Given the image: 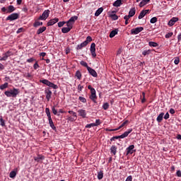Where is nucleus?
<instances>
[{"label": "nucleus", "mask_w": 181, "mask_h": 181, "mask_svg": "<svg viewBox=\"0 0 181 181\" xmlns=\"http://www.w3.org/2000/svg\"><path fill=\"white\" fill-rule=\"evenodd\" d=\"M115 35H118V29L113 30L110 33V37L112 38L115 36Z\"/></svg>", "instance_id": "412c9836"}, {"label": "nucleus", "mask_w": 181, "mask_h": 181, "mask_svg": "<svg viewBox=\"0 0 181 181\" xmlns=\"http://www.w3.org/2000/svg\"><path fill=\"white\" fill-rule=\"evenodd\" d=\"M105 131H108L109 132H112L114 131H118V128H116V129H105Z\"/></svg>", "instance_id": "4d7b16f0"}, {"label": "nucleus", "mask_w": 181, "mask_h": 181, "mask_svg": "<svg viewBox=\"0 0 181 181\" xmlns=\"http://www.w3.org/2000/svg\"><path fill=\"white\" fill-rule=\"evenodd\" d=\"M151 53V50L144 51L142 52L143 56H146L147 54H149Z\"/></svg>", "instance_id": "052dcab7"}, {"label": "nucleus", "mask_w": 181, "mask_h": 181, "mask_svg": "<svg viewBox=\"0 0 181 181\" xmlns=\"http://www.w3.org/2000/svg\"><path fill=\"white\" fill-rule=\"evenodd\" d=\"M65 23H66V22H64V21H60L58 23V27L62 28V26H64Z\"/></svg>", "instance_id": "8fccbe9b"}, {"label": "nucleus", "mask_w": 181, "mask_h": 181, "mask_svg": "<svg viewBox=\"0 0 181 181\" xmlns=\"http://www.w3.org/2000/svg\"><path fill=\"white\" fill-rule=\"evenodd\" d=\"M142 30H144L143 27H138L136 28H133L131 30V34L132 35H138V33H141V32H142Z\"/></svg>", "instance_id": "6e6552de"}, {"label": "nucleus", "mask_w": 181, "mask_h": 181, "mask_svg": "<svg viewBox=\"0 0 181 181\" xmlns=\"http://www.w3.org/2000/svg\"><path fill=\"white\" fill-rule=\"evenodd\" d=\"M158 22V18L156 17H153L151 20H150V23H156Z\"/></svg>", "instance_id": "c03bdc74"}, {"label": "nucleus", "mask_w": 181, "mask_h": 181, "mask_svg": "<svg viewBox=\"0 0 181 181\" xmlns=\"http://www.w3.org/2000/svg\"><path fill=\"white\" fill-rule=\"evenodd\" d=\"M79 101H81V103H83V104H86V103H87V99H86V98L80 96L78 98Z\"/></svg>", "instance_id": "58836bf2"}, {"label": "nucleus", "mask_w": 181, "mask_h": 181, "mask_svg": "<svg viewBox=\"0 0 181 181\" xmlns=\"http://www.w3.org/2000/svg\"><path fill=\"white\" fill-rule=\"evenodd\" d=\"M15 9L16 8L13 6H8L7 9V13H12V12H14Z\"/></svg>", "instance_id": "393cba45"}, {"label": "nucleus", "mask_w": 181, "mask_h": 181, "mask_svg": "<svg viewBox=\"0 0 181 181\" xmlns=\"http://www.w3.org/2000/svg\"><path fill=\"white\" fill-rule=\"evenodd\" d=\"M88 90H90V93H93V91H95V89L91 86V85L88 86Z\"/></svg>", "instance_id": "bf43d9fd"}, {"label": "nucleus", "mask_w": 181, "mask_h": 181, "mask_svg": "<svg viewBox=\"0 0 181 181\" xmlns=\"http://www.w3.org/2000/svg\"><path fill=\"white\" fill-rule=\"evenodd\" d=\"M175 64H179L180 63V59L179 57H176L174 60Z\"/></svg>", "instance_id": "864d4df0"}, {"label": "nucleus", "mask_w": 181, "mask_h": 181, "mask_svg": "<svg viewBox=\"0 0 181 181\" xmlns=\"http://www.w3.org/2000/svg\"><path fill=\"white\" fill-rule=\"evenodd\" d=\"M49 121V124L50 127L52 128V129H53L54 131H56V126H54V123H53V120L51 119H48Z\"/></svg>", "instance_id": "4be33fe9"}, {"label": "nucleus", "mask_w": 181, "mask_h": 181, "mask_svg": "<svg viewBox=\"0 0 181 181\" xmlns=\"http://www.w3.org/2000/svg\"><path fill=\"white\" fill-rule=\"evenodd\" d=\"M136 12V10L135 9V8H132L129 11L128 16L130 18H132V16L135 15Z\"/></svg>", "instance_id": "f3484780"}, {"label": "nucleus", "mask_w": 181, "mask_h": 181, "mask_svg": "<svg viewBox=\"0 0 181 181\" xmlns=\"http://www.w3.org/2000/svg\"><path fill=\"white\" fill-rule=\"evenodd\" d=\"M43 25L42 22L39 21L38 20H36L35 23H33L34 28H37L39 26H42Z\"/></svg>", "instance_id": "cd10ccee"}, {"label": "nucleus", "mask_w": 181, "mask_h": 181, "mask_svg": "<svg viewBox=\"0 0 181 181\" xmlns=\"http://www.w3.org/2000/svg\"><path fill=\"white\" fill-rule=\"evenodd\" d=\"M177 21H179V18H177V17H173V18H171V19L169 21V22H168V26H173V25H175V22H177Z\"/></svg>", "instance_id": "ddd939ff"}, {"label": "nucleus", "mask_w": 181, "mask_h": 181, "mask_svg": "<svg viewBox=\"0 0 181 181\" xmlns=\"http://www.w3.org/2000/svg\"><path fill=\"white\" fill-rule=\"evenodd\" d=\"M100 124H101L100 122V119H96L95 120V123H93V124L95 125V127H98V125H100Z\"/></svg>", "instance_id": "680f3d73"}, {"label": "nucleus", "mask_w": 181, "mask_h": 181, "mask_svg": "<svg viewBox=\"0 0 181 181\" xmlns=\"http://www.w3.org/2000/svg\"><path fill=\"white\" fill-rule=\"evenodd\" d=\"M0 125L1 127H5V120H4V118H2V116L0 117Z\"/></svg>", "instance_id": "49530a36"}, {"label": "nucleus", "mask_w": 181, "mask_h": 181, "mask_svg": "<svg viewBox=\"0 0 181 181\" xmlns=\"http://www.w3.org/2000/svg\"><path fill=\"white\" fill-rule=\"evenodd\" d=\"M104 177V173L103 171H100L98 173V180H101Z\"/></svg>", "instance_id": "473e14b6"}, {"label": "nucleus", "mask_w": 181, "mask_h": 181, "mask_svg": "<svg viewBox=\"0 0 181 181\" xmlns=\"http://www.w3.org/2000/svg\"><path fill=\"white\" fill-rule=\"evenodd\" d=\"M164 115H165V113H163V112L160 113L156 119L157 122H162V121L163 120Z\"/></svg>", "instance_id": "6ab92c4d"}, {"label": "nucleus", "mask_w": 181, "mask_h": 181, "mask_svg": "<svg viewBox=\"0 0 181 181\" xmlns=\"http://www.w3.org/2000/svg\"><path fill=\"white\" fill-rule=\"evenodd\" d=\"M5 95L6 97H13V98H16L18 94H19V89L13 88L10 89L9 90H6L4 92Z\"/></svg>", "instance_id": "f257e3e1"}, {"label": "nucleus", "mask_w": 181, "mask_h": 181, "mask_svg": "<svg viewBox=\"0 0 181 181\" xmlns=\"http://www.w3.org/2000/svg\"><path fill=\"white\" fill-rule=\"evenodd\" d=\"M93 41V38L90 36H88L86 37V40L84 42H86V45H88V42H92Z\"/></svg>", "instance_id": "09e8293b"}, {"label": "nucleus", "mask_w": 181, "mask_h": 181, "mask_svg": "<svg viewBox=\"0 0 181 181\" xmlns=\"http://www.w3.org/2000/svg\"><path fill=\"white\" fill-rule=\"evenodd\" d=\"M78 113L80 115V117H82V118H86V117L87 115L86 110H83V109L78 110Z\"/></svg>", "instance_id": "dca6fc26"}, {"label": "nucleus", "mask_w": 181, "mask_h": 181, "mask_svg": "<svg viewBox=\"0 0 181 181\" xmlns=\"http://www.w3.org/2000/svg\"><path fill=\"white\" fill-rule=\"evenodd\" d=\"M40 83H42V84H45V86H47L48 87H50L51 88H54V90H57L59 88V86L47 79H43L40 81Z\"/></svg>", "instance_id": "f03ea898"}, {"label": "nucleus", "mask_w": 181, "mask_h": 181, "mask_svg": "<svg viewBox=\"0 0 181 181\" xmlns=\"http://www.w3.org/2000/svg\"><path fill=\"white\" fill-rule=\"evenodd\" d=\"M66 28H69V29H73V23L69 22V21L66 22Z\"/></svg>", "instance_id": "de8ad7c7"}, {"label": "nucleus", "mask_w": 181, "mask_h": 181, "mask_svg": "<svg viewBox=\"0 0 181 181\" xmlns=\"http://www.w3.org/2000/svg\"><path fill=\"white\" fill-rule=\"evenodd\" d=\"M103 110H107L108 108H110V104H108V103H104L103 105Z\"/></svg>", "instance_id": "37998d69"}, {"label": "nucleus", "mask_w": 181, "mask_h": 181, "mask_svg": "<svg viewBox=\"0 0 181 181\" xmlns=\"http://www.w3.org/2000/svg\"><path fill=\"white\" fill-rule=\"evenodd\" d=\"M33 62H35V58H30L27 59L28 63H33Z\"/></svg>", "instance_id": "0e129e2a"}, {"label": "nucleus", "mask_w": 181, "mask_h": 181, "mask_svg": "<svg viewBox=\"0 0 181 181\" xmlns=\"http://www.w3.org/2000/svg\"><path fill=\"white\" fill-rule=\"evenodd\" d=\"M125 181H132V175H129Z\"/></svg>", "instance_id": "69168bd1"}, {"label": "nucleus", "mask_w": 181, "mask_h": 181, "mask_svg": "<svg viewBox=\"0 0 181 181\" xmlns=\"http://www.w3.org/2000/svg\"><path fill=\"white\" fill-rule=\"evenodd\" d=\"M52 111L54 115H57L58 117H60V114H59L57 110H56V105L52 107Z\"/></svg>", "instance_id": "a878e982"}, {"label": "nucleus", "mask_w": 181, "mask_h": 181, "mask_svg": "<svg viewBox=\"0 0 181 181\" xmlns=\"http://www.w3.org/2000/svg\"><path fill=\"white\" fill-rule=\"evenodd\" d=\"M45 30H46V27L43 26V27L40 28L37 30V35H40L41 33H43V32H45Z\"/></svg>", "instance_id": "c85d7f7f"}, {"label": "nucleus", "mask_w": 181, "mask_h": 181, "mask_svg": "<svg viewBox=\"0 0 181 181\" xmlns=\"http://www.w3.org/2000/svg\"><path fill=\"white\" fill-rule=\"evenodd\" d=\"M149 46H151V47H158V43L155 42H148Z\"/></svg>", "instance_id": "e433bc0d"}, {"label": "nucleus", "mask_w": 181, "mask_h": 181, "mask_svg": "<svg viewBox=\"0 0 181 181\" xmlns=\"http://www.w3.org/2000/svg\"><path fill=\"white\" fill-rule=\"evenodd\" d=\"M45 94L46 95V99L47 101H50V98H52V90H50V88H47L45 90Z\"/></svg>", "instance_id": "423d86ee"}, {"label": "nucleus", "mask_w": 181, "mask_h": 181, "mask_svg": "<svg viewBox=\"0 0 181 181\" xmlns=\"http://www.w3.org/2000/svg\"><path fill=\"white\" fill-rule=\"evenodd\" d=\"M90 53H91V56L93 58L97 57V54H95V43L93 42L90 45Z\"/></svg>", "instance_id": "1a4fd4ad"}, {"label": "nucleus", "mask_w": 181, "mask_h": 181, "mask_svg": "<svg viewBox=\"0 0 181 181\" xmlns=\"http://www.w3.org/2000/svg\"><path fill=\"white\" fill-rule=\"evenodd\" d=\"M110 152L111 153H113V155H117V146H112L110 148Z\"/></svg>", "instance_id": "c756f323"}, {"label": "nucleus", "mask_w": 181, "mask_h": 181, "mask_svg": "<svg viewBox=\"0 0 181 181\" xmlns=\"http://www.w3.org/2000/svg\"><path fill=\"white\" fill-rule=\"evenodd\" d=\"M19 18V14L18 13H13L9 15L6 18V21H16V19Z\"/></svg>", "instance_id": "20e7f679"}, {"label": "nucleus", "mask_w": 181, "mask_h": 181, "mask_svg": "<svg viewBox=\"0 0 181 181\" xmlns=\"http://www.w3.org/2000/svg\"><path fill=\"white\" fill-rule=\"evenodd\" d=\"M129 123V121L125 120L119 127H117L118 129H121L123 127H125L127 124Z\"/></svg>", "instance_id": "4c0bfd02"}, {"label": "nucleus", "mask_w": 181, "mask_h": 181, "mask_svg": "<svg viewBox=\"0 0 181 181\" xmlns=\"http://www.w3.org/2000/svg\"><path fill=\"white\" fill-rule=\"evenodd\" d=\"M45 157L42 155H37L36 157L34 158V160L36 162H40V160H43Z\"/></svg>", "instance_id": "aec40b11"}, {"label": "nucleus", "mask_w": 181, "mask_h": 181, "mask_svg": "<svg viewBox=\"0 0 181 181\" xmlns=\"http://www.w3.org/2000/svg\"><path fill=\"white\" fill-rule=\"evenodd\" d=\"M70 30H71V29L69 28V27H64L62 28V33H69Z\"/></svg>", "instance_id": "7c9ffc66"}, {"label": "nucleus", "mask_w": 181, "mask_h": 181, "mask_svg": "<svg viewBox=\"0 0 181 181\" xmlns=\"http://www.w3.org/2000/svg\"><path fill=\"white\" fill-rule=\"evenodd\" d=\"M16 172L15 171H11L9 174V177L11 178V179H13V177H16Z\"/></svg>", "instance_id": "a19ab883"}, {"label": "nucleus", "mask_w": 181, "mask_h": 181, "mask_svg": "<svg viewBox=\"0 0 181 181\" xmlns=\"http://www.w3.org/2000/svg\"><path fill=\"white\" fill-rule=\"evenodd\" d=\"M147 13H149V9L141 11L139 15V19H142V18H144Z\"/></svg>", "instance_id": "2eb2a0df"}, {"label": "nucleus", "mask_w": 181, "mask_h": 181, "mask_svg": "<svg viewBox=\"0 0 181 181\" xmlns=\"http://www.w3.org/2000/svg\"><path fill=\"white\" fill-rule=\"evenodd\" d=\"M176 175L178 177H181V171L180 170H178L176 173Z\"/></svg>", "instance_id": "338daca9"}, {"label": "nucleus", "mask_w": 181, "mask_h": 181, "mask_svg": "<svg viewBox=\"0 0 181 181\" xmlns=\"http://www.w3.org/2000/svg\"><path fill=\"white\" fill-rule=\"evenodd\" d=\"M80 64H81V66H83V67H86L87 69H88V67H90V66H88V64H87V62H84V61H81V62H80Z\"/></svg>", "instance_id": "ea45409f"}, {"label": "nucleus", "mask_w": 181, "mask_h": 181, "mask_svg": "<svg viewBox=\"0 0 181 181\" xmlns=\"http://www.w3.org/2000/svg\"><path fill=\"white\" fill-rule=\"evenodd\" d=\"M39 67H40L39 64H37V62H36L33 65L34 70H37Z\"/></svg>", "instance_id": "603ef678"}, {"label": "nucleus", "mask_w": 181, "mask_h": 181, "mask_svg": "<svg viewBox=\"0 0 181 181\" xmlns=\"http://www.w3.org/2000/svg\"><path fill=\"white\" fill-rule=\"evenodd\" d=\"M103 11H104V8H103V7L99 8L95 13V16H100V15L103 13Z\"/></svg>", "instance_id": "5701e85b"}, {"label": "nucleus", "mask_w": 181, "mask_h": 181, "mask_svg": "<svg viewBox=\"0 0 181 181\" xmlns=\"http://www.w3.org/2000/svg\"><path fill=\"white\" fill-rule=\"evenodd\" d=\"M8 82L4 83V84L0 86V90H5V88H8Z\"/></svg>", "instance_id": "c9c22d12"}, {"label": "nucleus", "mask_w": 181, "mask_h": 181, "mask_svg": "<svg viewBox=\"0 0 181 181\" xmlns=\"http://www.w3.org/2000/svg\"><path fill=\"white\" fill-rule=\"evenodd\" d=\"M173 36V33H168L165 35V39H169V37H172Z\"/></svg>", "instance_id": "3c124183"}, {"label": "nucleus", "mask_w": 181, "mask_h": 181, "mask_svg": "<svg viewBox=\"0 0 181 181\" xmlns=\"http://www.w3.org/2000/svg\"><path fill=\"white\" fill-rule=\"evenodd\" d=\"M135 148V146L134 145H130L129 147L127 148L126 151H127V153L126 155H132V153H134V149Z\"/></svg>", "instance_id": "9b49d317"}, {"label": "nucleus", "mask_w": 181, "mask_h": 181, "mask_svg": "<svg viewBox=\"0 0 181 181\" xmlns=\"http://www.w3.org/2000/svg\"><path fill=\"white\" fill-rule=\"evenodd\" d=\"M87 70L90 76H93V77H97L98 74H97V71H95V70L93 69L90 66L88 67Z\"/></svg>", "instance_id": "f8f14e48"}, {"label": "nucleus", "mask_w": 181, "mask_h": 181, "mask_svg": "<svg viewBox=\"0 0 181 181\" xmlns=\"http://www.w3.org/2000/svg\"><path fill=\"white\" fill-rule=\"evenodd\" d=\"M86 46H87V42H83L77 46L76 50H81V49H83V47H86Z\"/></svg>", "instance_id": "a211bd4d"}, {"label": "nucleus", "mask_w": 181, "mask_h": 181, "mask_svg": "<svg viewBox=\"0 0 181 181\" xmlns=\"http://www.w3.org/2000/svg\"><path fill=\"white\" fill-rule=\"evenodd\" d=\"M111 18L112 19H113V21H117L118 19V16H117L116 14H112L111 15Z\"/></svg>", "instance_id": "6e6d98bb"}, {"label": "nucleus", "mask_w": 181, "mask_h": 181, "mask_svg": "<svg viewBox=\"0 0 181 181\" xmlns=\"http://www.w3.org/2000/svg\"><path fill=\"white\" fill-rule=\"evenodd\" d=\"M90 100L94 103V104H97V94L95 90L90 92V95L89 96Z\"/></svg>", "instance_id": "0eeeda50"}, {"label": "nucleus", "mask_w": 181, "mask_h": 181, "mask_svg": "<svg viewBox=\"0 0 181 181\" xmlns=\"http://www.w3.org/2000/svg\"><path fill=\"white\" fill-rule=\"evenodd\" d=\"M131 17H129V16H124V19L125 20V25H128V23H129V18Z\"/></svg>", "instance_id": "79ce46f5"}, {"label": "nucleus", "mask_w": 181, "mask_h": 181, "mask_svg": "<svg viewBox=\"0 0 181 181\" xmlns=\"http://www.w3.org/2000/svg\"><path fill=\"white\" fill-rule=\"evenodd\" d=\"M132 132V129H129L127 132H125L122 135L117 136V137L119 138V139H124V138H127V136H128V135H129V134H131Z\"/></svg>", "instance_id": "9d476101"}, {"label": "nucleus", "mask_w": 181, "mask_h": 181, "mask_svg": "<svg viewBox=\"0 0 181 181\" xmlns=\"http://www.w3.org/2000/svg\"><path fill=\"white\" fill-rule=\"evenodd\" d=\"M57 22H59V18H57L51 19L48 21L47 25L48 26H53V25H54V23H57Z\"/></svg>", "instance_id": "4468645a"}, {"label": "nucleus", "mask_w": 181, "mask_h": 181, "mask_svg": "<svg viewBox=\"0 0 181 181\" xmlns=\"http://www.w3.org/2000/svg\"><path fill=\"white\" fill-rule=\"evenodd\" d=\"M147 4H148L147 2L144 1V0H141L139 6H140V8H142V7L145 6V5H146Z\"/></svg>", "instance_id": "a18cd8bd"}, {"label": "nucleus", "mask_w": 181, "mask_h": 181, "mask_svg": "<svg viewBox=\"0 0 181 181\" xmlns=\"http://www.w3.org/2000/svg\"><path fill=\"white\" fill-rule=\"evenodd\" d=\"M164 119H169V112H167L164 116Z\"/></svg>", "instance_id": "774afa93"}, {"label": "nucleus", "mask_w": 181, "mask_h": 181, "mask_svg": "<svg viewBox=\"0 0 181 181\" xmlns=\"http://www.w3.org/2000/svg\"><path fill=\"white\" fill-rule=\"evenodd\" d=\"M121 5H122V0H116L114 3H113V6H121Z\"/></svg>", "instance_id": "b1692460"}, {"label": "nucleus", "mask_w": 181, "mask_h": 181, "mask_svg": "<svg viewBox=\"0 0 181 181\" xmlns=\"http://www.w3.org/2000/svg\"><path fill=\"white\" fill-rule=\"evenodd\" d=\"M91 127H95V124L94 123L88 124L86 126V128H91Z\"/></svg>", "instance_id": "e2e57ef3"}, {"label": "nucleus", "mask_w": 181, "mask_h": 181, "mask_svg": "<svg viewBox=\"0 0 181 181\" xmlns=\"http://www.w3.org/2000/svg\"><path fill=\"white\" fill-rule=\"evenodd\" d=\"M49 15H50V10H45L42 13V14L37 18V21H46L47 18H49Z\"/></svg>", "instance_id": "7ed1b4c3"}, {"label": "nucleus", "mask_w": 181, "mask_h": 181, "mask_svg": "<svg viewBox=\"0 0 181 181\" xmlns=\"http://www.w3.org/2000/svg\"><path fill=\"white\" fill-rule=\"evenodd\" d=\"M84 88V86H81V85H78V93H80L81 91H82V90Z\"/></svg>", "instance_id": "13d9d810"}, {"label": "nucleus", "mask_w": 181, "mask_h": 181, "mask_svg": "<svg viewBox=\"0 0 181 181\" xmlns=\"http://www.w3.org/2000/svg\"><path fill=\"white\" fill-rule=\"evenodd\" d=\"M75 76L78 78V80H81V72L80 71H76V74H75Z\"/></svg>", "instance_id": "2f4dec72"}, {"label": "nucleus", "mask_w": 181, "mask_h": 181, "mask_svg": "<svg viewBox=\"0 0 181 181\" xmlns=\"http://www.w3.org/2000/svg\"><path fill=\"white\" fill-rule=\"evenodd\" d=\"M67 121H69L70 122H74V121H76V119H77V117H71L69 116L67 117Z\"/></svg>", "instance_id": "72a5a7b5"}, {"label": "nucleus", "mask_w": 181, "mask_h": 181, "mask_svg": "<svg viewBox=\"0 0 181 181\" xmlns=\"http://www.w3.org/2000/svg\"><path fill=\"white\" fill-rule=\"evenodd\" d=\"M13 54L11 51H7L6 53L3 54V57L0 58V62H5L8 59V57L12 56Z\"/></svg>", "instance_id": "39448f33"}, {"label": "nucleus", "mask_w": 181, "mask_h": 181, "mask_svg": "<svg viewBox=\"0 0 181 181\" xmlns=\"http://www.w3.org/2000/svg\"><path fill=\"white\" fill-rule=\"evenodd\" d=\"M69 114H71L72 115V117H77V113H76L75 112H73L72 110H69Z\"/></svg>", "instance_id": "5fc2aeb1"}, {"label": "nucleus", "mask_w": 181, "mask_h": 181, "mask_svg": "<svg viewBox=\"0 0 181 181\" xmlns=\"http://www.w3.org/2000/svg\"><path fill=\"white\" fill-rule=\"evenodd\" d=\"M77 19H78V17L77 16H74L70 18V19L69 20V22H71V23L73 22L74 23V22H76Z\"/></svg>", "instance_id": "f704fd0d"}, {"label": "nucleus", "mask_w": 181, "mask_h": 181, "mask_svg": "<svg viewBox=\"0 0 181 181\" xmlns=\"http://www.w3.org/2000/svg\"><path fill=\"white\" fill-rule=\"evenodd\" d=\"M45 114H47L48 119H52V115L50 114V109L49 107L45 108Z\"/></svg>", "instance_id": "bb28decb"}]
</instances>
